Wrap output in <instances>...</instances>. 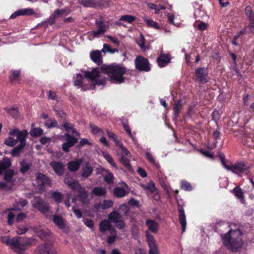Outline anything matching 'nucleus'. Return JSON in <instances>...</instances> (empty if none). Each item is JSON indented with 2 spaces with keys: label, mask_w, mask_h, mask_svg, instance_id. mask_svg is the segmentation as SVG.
I'll return each mask as SVG.
<instances>
[{
  "label": "nucleus",
  "mask_w": 254,
  "mask_h": 254,
  "mask_svg": "<svg viewBox=\"0 0 254 254\" xmlns=\"http://www.w3.org/2000/svg\"><path fill=\"white\" fill-rule=\"evenodd\" d=\"M127 72L126 68L119 65L103 66L101 69L94 68L91 71H82L73 77L74 84L84 90L94 89L96 85H104L106 78L102 73L108 75L111 82L121 84L125 82L124 76Z\"/></svg>",
  "instance_id": "obj_1"
},
{
  "label": "nucleus",
  "mask_w": 254,
  "mask_h": 254,
  "mask_svg": "<svg viewBox=\"0 0 254 254\" xmlns=\"http://www.w3.org/2000/svg\"><path fill=\"white\" fill-rule=\"evenodd\" d=\"M242 232L239 230H230L222 236L223 244L233 252L241 251L243 245Z\"/></svg>",
  "instance_id": "obj_2"
},
{
  "label": "nucleus",
  "mask_w": 254,
  "mask_h": 254,
  "mask_svg": "<svg viewBox=\"0 0 254 254\" xmlns=\"http://www.w3.org/2000/svg\"><path fill=\"white\" fill-rule=\"evenodd\" d=\"M221 161L223 167L234 173L248 175L250 173V166L248 164L242 162H237L234 165L227 164L223 155H220Z\"/></svg>",
  "instance_id": "obj_3"
},
{
  "label": "nucleus",
  "mask_w": 254,
  "mask_h": 254,
  "mask_svg": "<svg viewBox=\"0 0 254 254\" xmlns=\"http://www.w3.org/2000/svg\"><path fill=\"white\" fill-rule=\"evenodd\" d=\"M27 201L25 199H20L18 201H16L13 204V207L8 209L6 211L7 213V223L9 225L13 224L15 218V214L12 212L13 210L20 211L27 204Z\"/></svg>",
  "instance_id": "obj_4"
},
{
  "label": "nucleus",
  "mask_w": 254,
  "mask_h": 254,
  "mask_svg": "<svg viewBox=\"0 0 254 254\" xmlns=\"http://www.w3.org/2000/svg\"><path fill=\"white\" fill-rule=\"evenodd\" d=\"M95 24L98 29L88 33L90 40H91L95 37H99L101 35L106 32L109 29V25L102 19L96 20Z\"/></svg>",
  "instance_id": "obj_5"
},
{
  "label": "nucleus",
  "mask_w": 254,
  "mask_h": 254,
  "mask_svg": "<svg viewBox=\"0 0 254 254\" xmlns=\"http://www.w3.org/2000/svg\"><path fill=\"white\" fill-rule=\"evenodd\" d=\"M32 203L33 207L38 209L46 217L50 218L52 217V212L49 209L48 204L45 202L42 199L39 197H35Z\"/></svg>",
  "instance_id": "obj_6"
},
{
  "label": "nucleus",
  "mask_w": 254,
  "mask_h": 254,
  "mask_svg": "<svg viewBox=\"0 0 254 254\" xmlns=\"http://www.w3.org/2000/svg\"><path fill=\"white\" fill-rule=\"evenodd\" d=\"M36 185L40 190H44L46 187H51V180L41 173H36L35 175Z\"/></svg>",
  "instance_id": "obj_7"
},
{
  "label": "nucleus",
  "mask_w": 254,
  "mask_h": 254,
  "mask_svg": "<svg viewBox=\"0 0 254 254\" xmlns=\"http://www.w3.org/2000/svg\"><path fill=\"white\" fill-rule=\"evenodd\" d=\"M120 150H118V154L120 157V160L121 163L127 169H130L131 166L130 164L129 160L126 157V156H127L129 154V151L123 145V143L121 145L119 146Z\"/></svg>",
  "instance_id": "obj_8"
},
{
  "label": "nucleus",
  "mask_w": 254,
  "mask_h": 254,
  "mask_svg": "<svg viewBox=\"0 0 254 254\" xmlns=\"http://www.w3.org/2000/svg\"><path fill=\"white\" fill-rule=\"evenodd\" d=\"M35 243V240L33 238H25L21 239L17 237V251L16 253L20 254L22 253L26 249V246L34 245Z\"/></svg>",
  "instance_id": "obj_9"
},
{
  "label": "nucleus",
  "mask_w": 254,
  "mask_h": 254,
  "mask_svg": "<svg viewBox=\"0 0 254 254\" xmlns=\"http://www.w3.org/2000/svg\"><path fill=\"white\" fill-rule=\"evenodd\" d=\"M135 66L139 70L149 71L150 69V65L147 59L138 56L135 60Z\"/></svg>",
  "instance_id": "obj_10"
},
{
  "label": "nucleus",
  "mask_w": 254,
  "mask_h": 254,
  "mask_svg": "<svg viewBox=\"0 0 254 254\" xmlns=\"http://www.w3.org/2000/svg\"><path fill=\"white\" fill-rule=\"evenodd\" d=\"M70 10L67 8L57 9L54 11L51 17L48 19L46 22L48 24H53L57 18L63 16L69 13Z\"/></svg>",
  "instance_id": "obj_11"
},
{
  "label": "nucleus",
  "mask_w": 254,
  "mask_h": 254,
  "mask_svg": "<svg viewBox=\"0 0 254 254\" xmlns=\"http://www.w3.org/2000/svg\"><path fill=\"white\" fill-rule=\"evenodd\" d=\"M111 222L116 224L119 229H123L125 227V223L121 214L117 211H113L109 216Z\"/></svg>",
  "instance_id": "obj_12"
},
{
  "label": "nucleus",
  "mask_w": 254,
  "mask_h": 254,
  "mask_svg": "<svg viewBox=\"0 0 254 254\" xmlns=\"http://www.w3.org/2000/svg\"><path fill=\"white\" fill-rule=\"evenodd\" d=\"M0 240L2 243L8 246L14 252H16V251H17V237L10 239L9 236H4L1 237Z\"/></svg>",
  "instance_id": "obj_13"
},
{
  "label": "nucleus",
  "mask_w": 254,
  "mask_h": 254,
  "mask_svg": "<svg viewBox=\"0 0 254 254\" xmlns=\"http://www.w3.org/2000/svg\"><path fill=\"white\" fill-rule=\"evenodd\" d=\"M148 245L149 248V254H159V250L153 237L148 232L146 233Z\"/></svg>",
  "instance_id": "obj_14"
},
{
  "label": "nucleus",
  "mask_w": 254,
  "mask_h": 254,
  "mask_svg": "<svg viewBox=\"0 0 254 254\" xmlns=\"http://www.w3.org/2000/svg\"><path fill=\"white\" fill-rule=\"evenodd\" d=\"M64 136L66 137V142L63 144L62 149L64 151L67 152L69 151V149L76 143L77 140L74 137L71 136L68 133H66Z\"/></svg>",
  "instance_id": "obj_15"
},
{
  "label": "nucleus",
  "mask_w": 254,
  "mask_h": 254,
  "mask_svg": "<svg viewBox=\"0 0 254 254\" xmlns=\"http://www.w3.org/2000/svg\"><path fill=\"white\" fill-rule=\"evenodd\" d=\"M37 254H58L57 251L51 245L44 244L41 245L37 249Z\"/></svg>",
  "instance_id": "obj_16"
},
{
  "label": "nucleus",
  "mask_w": 254,
  "mask_h": 254,
  "mask_svg": "<svg viewBox=\"0 0 254 254\" xmlns=\"http://www.w3.org/2000/svg\"><path fill=\"white\" fill-rule=\"evenodd\" d=\"M179 209V220L182 226V232L184 233L186 230L187 222L186 217L184 210L181 205L178 206Z\"/></svg>",
  "instance_id": "obj_17"
},
{
  "label": "nucleus",
  "mask_w": 254,
  "mask_h": 254,
  "mask_svg": "<svg viewBox=\"0 0 254 254\" xmlns=\"http://www.w3.org/2000/svg\"><path fill=\"white\" fill-rule=\"evenodd\" d=\"M75 191L78 193L80 200L83 203L86 204L88 202L87 191L84 188L82 187L80 185H79L78 187H77Z\"/></svg>",
  "instance_id": "obj_18"
},
{
  "label": "nucleus",
  "mask_w": 254,
  "mask_h": 254,
  "mask_svg": "<svg viewBox=\"0 0 254 254\" xmlns=\"http://www.w3.org/2000/svg\"><path fill=\"white\" fill-rule=\"evenodd\" d=\"M128 186L123 184L121 187H117L114 190V194L117 197H123L127 193Z\"/></svg>",
  "instance_id": "obj_19"
},
{
  "label": "nucleus",
  "mask_w": 254,
  "mask_h": 254,
  "mask_svg": "<svg viewBox=\"0 0 254 254\" xmlns=\"http://www.w3.org/2000/svg\"><path fill=\"white\" fill-rule=\"evenodd\" d=\"M50 165L57 175L60 176L63 174L64 167L62 163L56 161H52L50 163Z\"/></svg>",
  "instance_id": "obj_20"
},
{
  "label": "nucleus",
  "mask_w": 254,
  "mask_h": 254,
  "mask_svg": "<svg viewBox=\"0 0 254 254\" xmlns=\"http://www.w3.org/2000/svg\"><path fill=\"white\" fill-rule=\"evenodd\" d=\"M64 183L67 185L73 190H75L80 184L77 181L74 180L71 177L66 175L64 179Z\"/></svg>",
  "instance_id": "obj_21"
},
{
  "label": "nucleus",
  "mask_w": 254,
  "mask_h": 254,
  "mask_svg": "<svg viewBox=\"0 0 254 254\" xmlns=\"http://www.w3.org/2000/svg\"><path fill=\"white\" fill-rule=\"evenodd\" d=\"M171 61L169 55L161 54L158 58L157 62L159 66L161 67L165 66Z\"/></svg>",
  "instance_id": "obj_22"
},
{
  "label": "nucleus",
  "mask_w": 254,
  "mask_h": 254,
  "mask_svg": "<svg viewBox=\"0 0 254 254\" xmlns=\"http://www.w3.org/2000/svg\"><path fill=\"white\" fill-rule=\"evenodd\" d=\"M232 192L242 203H244L245 198L244 192L239 186L235 187L232 190Z\"/></svg>",
  "instance_id": "obj_23"
},
{
  "label": "nucleus",
  "mask_w": 254,
  "mask_h": 254,
  "mask_svg": "<svg viewBox=\"0 0 254 254\" xmlns=\"http://www.w3.org/2000/svg\"><path fill=\"white\" fill-rule=\"evenodd\" d=\"M53 221L59 228L63 229L65 227V220L62 217L56 215H53Z\"/></svg>",
  "instance_id": "obj_24"
},
{
  "label": "nucleus",
  "mask_w": 254,
  "mask_h": 254,
  "mask_svg": "<svg viewBox=\"0 0 254 254\" xmlns=\"http://www.w3.org/2000/svg\"><path fill=\"white\" fill-rule=\"evenodd\" d=\"M91 60L95 63L99 64L102 63V56L100 51L98 50L93 51L90 55Z\"/></svg>",
  "instance_id": "obj_25"
},
{
  "label": "nucleus",
  "mask_w": 254,
  "mask_h": 254,
  "mask_svg": "<svg viewBox=\"0 0 254 254\" xmlns=\"http://www.w3.org/2000/svg\"><path fill=\"white\" fill-rule=\"evenodd\" d=\"M81 176L83 177L87 178L92 173L93 168L89 163H86L83 166Z\"/></svg>",
  "instance_id": "obj_26"
},
{
  "label": "nucleus",
  "mask_w": 254,
  "mask_h": 254,
  "mask_svg": "<svg viewBox=\"0 0 254 254\" xmlns=\"http://www.w3.org/2000/svg\"><path fill=\"white\" fill-rule=\"evenodd\" d=\"M146 225L149 230L152 233H156L158 231V224L154 220H147L146 221Z\"/></svg>",
  "instance_id": "obj_27"
},
{
  "label": "nucleus",
  "mask_w": 254,
  "mask_h": 254,
  "mask_svg": "<svg viewBox=\"0 0 254 254\" xmlns=\"http://www.w3.org/2000/svg\"><path fill=\"white\" fill-rule=\"evenodd\" d=\"M11 165L10 160L6 157H4L1 161H0V175L9 168Z\"/></svg>",
  "instance_id": "obj_28"
},
{
  "label": "nucleus",
  "mask_w": 254,
  "mask_h": 254,
  "mask_svg": "<svg viewBox=\"0 0 254 254\" xmlns=\"http://www.w3.org/2000/svg\"><path fill=\"white\" fill-rule=\"evenodd\" d=\"M142 19L148 27L154 28L156 30L160 29V26L156 21H154L150 18L146 17L145 16H143Z\"/></svg>",
  "instance_id": "obj_29"
},
{
  "label": "nucleus",
  "mask_w": 254,
  "mask_h": 254,
  "mask_svg": "<svg viewBox=\"0 0 254 254\" xmlns=\"http://www.w3.org/2000/svg\"><path fill=\"white\" fill-rule=\"evenodd\" d=\"M149 149H147L145 154V156L146 157V159L147 160V161L154 165L155 167L157 168H159L160 166L158 162H157L153 157V155L151 154V153L149 151Z\"/></svg>",
  "instance_id": "obj_30"
},
{
  "label": "nucleus",
  "mask_w": 254,
  "mask_h": 254,
  "mask_svg": "<svg viewBox=\"0 0 254 254\" xmlns=\"http://www.w3.org/2000/svg\"><path fill=\"white\" fill-rule=\"evenodd\" d=\"M113 202L111 200H105L96 205L97 209H106L113 206Z\"/></svg>",
  "instance_id": "obj_31"
},
{
  "label": "nucleus",
  "mask_w": 254,
  "mask_h": 254,
  "mask_svg": "<svg viewBox=\"0 0 254 254\" xmlns=\"http://www.w3.org/2000/svg\"><path fill=\"white\" fill-rule=\"evenodd\" d=\"M27 135V132L26 130H22L20 131L17 134V135L16 136L17 139H16L17 140V142L18 141L20 142V144L19 145L24 146L25 144V139Z\"/></svg>",
  "instance_id": "obj_32"
},
{
  "label": "nucleus",
  "mask_w": 254,
  "mask_h": 254,
  "mask_svg": "<svg viewBox=\"0 0 254 254\" xmlns=\"http://www.w3.org/2000/svg\"><path fill=\"white\" fill-rule=\"evenodd\" d=\"M254 31V20H250L249 24L240 32V34H251Z\"/></svg>",
  "instance_id": "obj_33"
},
{
  "label": "nucleus",
  "mask_w": 254,
  "mask_h": 254,
  "mask_svg": "<svg viewBox=\"0 0 254 254\" xmlns=\"http://www.w3.org/2000/svg\"><path fill=\"white\" fill-rule=\"evenodd\" d=\"M123 126H124V129L125 130L126 132L127 133L129 137L132 139L133 142L135 144H136L137 143V140L135 136V132L132 133L131 132V129L127 124L124 123H123Z\"/></svg>",
  "instance_id": "obj_34"
},
{
  "label": "nucleus",
  "mask_w": 254,
  "mask_h": 254,
  "mask_svg": "<svg viewBox=\"0 0 254 254\" xmlns=\"http://www.w3.org/2000/svg\"><path fill=\"white\" fill-rule=\"evenodd\" d=\"M92 193L96 196H101L106 194V190L104 187H96L93 189Z\"/></svg>",
  "instance_id": "obj_35"
},
{
  "label": "nucleus",
  "mask_w": 254,
  "mask_h": 254,
  "mask_svg": "<svg viewBox=\"0 0 254 254\" xmlns=\"http://www.w3.org/2000/svg\"><path fill=\"white\" fill-rule=\"evenodd\" d=\"M34 231L37 233V235L42 239H44L45 237L49 235L50 231L48 229H43L40 228H35L34 229Z\"/></svg>",
  "instance_id": "obj_36"
},
{
  "label": "nucleus",
  "mask_w": 254,
  "mask_h": 254,
  "mask_svg": "<svg viewBox=\"0 0 254 254\" xmlns=\"http://www.w3.org/2000/svg\"><path fill=\"white\" fill-rule=\"evenodd\" d=\"M106 132L108 137L113 140L117 146L119 147L120 145H121L122 142L120 139H118L117 135L115 133L110 131L109 129H107Z\"/></svg>",
  "instance_id": "obj_37"
},
{
  "label": "nucleus",
  "mask_w": 254,
  "mask_h": 254,
  "mask_svg": "<svg viewBox=\"0 0 254 254\" xmlns=\"http://www.w3.org/2000/svg\"><path fill=\"white\" fill-rule=\"evenodd\" d=\"M112 228L111 226L110 223L108 220H104L102 221L100 224V231L101 232H105L108 230L110 231Z\"/></svg>",
  "instance_id": "obj_38"
},
{
  "label": "nucleus",
  "mask_w": 254,
  "mask_h": 254,
  "mask_svg": "<svg viewBox=\"0 0 254 254\" xmlns=\"http://www.w3.org/2000/svg\"><path fill=\"white\" fill-rule=\"evenodd\" d=\"M81 161L77 160L71 161L68 164V168L71 171H75L77 170L80 166Z\"/></svg>",
  "instance_id": "obj_39"
},
{
  "label": "nucleus",
  "mask_w": 254,
  "mask_h": 254,
  "mask_svg": "<svg viewBox=\"0 0 254 254\" xmlns=\"http://www.w3.org/2000/svg\"><path fill=\"white\" fill-rule=\"evenodd\" d=\"M141 187L148 193H152L156 190L155 184L152 181L150 182L146 185H142Z\"/></svg>",
  "instance_id": "obj_40"
},
{
  "label": "nucleus",
  "mask_w": 254,
  "mask_h": 254,
  "mask_svg": "<svg viewBox=\"0 0 254 254\" xmlns=\"http://www.w3.org/2000/svg\"><path fill=\"white\" fill-rule=\"evenodd\" d=\"M20 171L22 174H25L30 169L31 166V164L29 162H27L25 160H22L20 162Z\"/></svg>",
  "instance_id": "obj_41"
},
{
  "label": "nucleus",
  "mask_w": 254,
  "mask_h": 254,
  "mask_svg": "<svg viewBox=\"0 0 254 254\" xmlns=\"http://www.w3.org/2000/svg\"><path fill=\"white\" fill-rule=\"evenodd\" d=\"M64 127L68 132L71 131L73 136H78L79 135V133L73 128L72 124L65 123L64 124Z\"/></svg>",
  "instance_id": "obj_42"
},
{
  "label": "nucleus",
  "mask_w": 254,
  "mask_h": 254,
  "mask_svg": "<svg viewBox=\"0 0 254 254\" xmlns=\"http://www.w3.org/2000/svg\"><path fill=\"white\" fill-rule=\"evenodd\" d=\"M182 108V104L180 100L177 101L174 107V118L177 119L180 112L181 111Z\"/></svg>",
  "instance_id": "obj_43"
},
{
  "label": "nucleus",
  "mask_w": 254,
  "mask_h": 254,
  "mask_svg": "<svg viewBox=\"0 0 254 254\" xmlns=\"http://www.w3.org/2000/svg\"><path fill=\"white\" fill-rule=\"evenodd\" d=\"M196 75L197 78L200 81H205V74L204 73V68L202 67L198 68L196 70Z\"/></svg>",
  "instance_id": "obj_44"
},
{
  "label": "nucleus",
  "mask_w": 254,
  "mask_h": 254,
  "mask_svg": "<svg viewBox=\"0 0 254 254\" xmlns=\"http://www.w3.org/2000/svg\"><path fill=\"white\" fill-rule=\"evenodd\" d=\"M51 193L52 198L54 199L57 203H59L62 202L63 195L61 192L59 191H52Z\"/></svg>",
  "instance_id": "obj_45"
},
{
  "label": "nucleus",
  "mask_w": 254,
  "mask_h": 254,
  "mask_svg": "<svg viewBox=\"0 0 254 254\" xmlns=\"http://www.w3.org/2000/svg\"><path fill=\"white\" fill-rule=\"evenodd\" d=\"M245 14L248 18L249 20H254V13L252 11V8L250 6H247L245 8Z\"/></svg>",
  "instance_id": "obj_46"
},
{
  "label": "nucleus",
  "mask_w": 254,
  "mask_h": 254,
  "mask_svg": "<svg viewBox=\"0 0 254 254\" xmlns=\"http://www.w3.org/2000/svg\"><path fill=\"white\" fill-rule=\"evenodd\" d=\"M135 17L131 15H125L121 16L119 20L131 23L135 20Z\"/></svg>",
  "instance_id": "obj_47"
},
{
  "label": "nucleus",
  "mask_w": 254,
  "mask_h": 254,
  "mask_svg": "<svg viewBox=\"0 0 254 254\" xmlns=\"http://www.w3.org/2000/svg\"><path fill=\"white\" fill-rule=\"evenodd\" d=\"M20 70H14L11 71V74L10 76V79L12 82H16L17 81L20 77Z\"/></svg>",
  "instance_id": "obj_48"
},
{
  "label": "nucleus",
  "mask_w": 254,
  "mask_h": 254,
  "mask_svg": "<svg viewBox=\"0 0 254 254\" xmlns=\"http://www.w3.org/2000/svg\"><path fill=\"white\" fill-rule=\"evenodd\" d=\"M90 127L91 129V131L93 133L95 134H99L100 135H102L103 134V130L98 127L92 124L90 125Z\"/></svg>",
  "instance_id": "obj_49"
},
{
  "label": "nucleus",
  "mask_w": 254,
  "mask_h": 254,
  "mask_svg": "<svg viewBox=\"0 0 254 254\" xmlns=\"http://www.w3.org/2000/svg\"><path fill=\"white\" fill-rule=\"evenodd\" d=\"M45 125L48 128L54 127H57L58 126L57 121L54 119H50L48 120L45 122Z\"/></svg>",
  "instance_id": "obj_50"
},
{
  "label": "nucleus",
  "mask_w": 254,
  "mask_h": 254,
  "mask_svg": "<svg viewBox=\"0 0 254 254\" xmlns=\"http://www.w3.org/2000/svg\"><path fill=\"white\" fill-rule=\"evenodd\" d=\"M103 155L107 161L114 167H116V165L112 156L108 153L104 152Z\"/></svg>",
  "instance_id": "obj_51"
},
{
  "label": "nucleus",
  "mask_w": 254,
  "mask_h": 254,
  "mask_svg": "<svg viewBox=\"0 0 254 254\" xmlns=\"http://www.w3.org/2000/svg\"><path fill=\"white\" fill-rule=\"evenodd\" d=\"M18 12L20 15H29L34 13V11L32 8H24L18 10Z\"/></svg>",
  "instance_id": "obj_52"
},
{
  "label": "nucleus",
  "mask_w": 254,
  "mask_h": 254,
  "mask_svg": "<svg viewBox=\"0 0 254 254\" xmlns=\"http://www.w3.org/2000/svg\"><path fill=\"white\" fill-rule=\"evenodd\" d=\"M79 2L85 7H93L95 5L94 0H79Z\"/></svg>",
  "instance_id": "obj_53"
},
{
  "label": "nucleus",
  "mask_w": 254,
  "mask_h": 254,
  "mask_svg": "<svg viewBox=\"0 0 254 254\" xmlns=\"http://www.w3.org/2000/svg\"><path fill=\"white\" fill-rule=\"evenodd\" d=\"M14 172L12 170H7L4 174V180L7 182H10L12 181Z\"/></svg>",
  "instance_id": "obj_54"
},
{
  "label": "nucleus",
  "mask_w": 254,
  "mask_h": 254,
  "mask_svg": "<svg viewBox=\"0 0 254 254\" xmlns=\"http://www.w3.org/2000/svg\"><path fill=\"white\" fill-rule=\"evenodd\" d=\"M181 188L186 191L192 190V187L190 184L186 181H182L181 182Z\"/></svg>",
  "instance_id": "obj_55"
},
{
  "label": "nucleus",
  "mask_w": 254,
  "mask_h": 254,
  "mask_svg": "<svg viewBox=\"0 0 254 254\" xmlns=\"http://www.w3.org/2000/svg\"><path fill=\"white\" fill-rule=\"evenodd\" d=\"M43 133V130L41 128H34L30 131V134L34 137L39 136Z\"/></svg>",
  "instance_id": "obj_56"
},
{
  "label": "nucleus",
  "mask_w": 254,
  "mask_h": 254,
  "mask_svg": "<svg viewBox=\"0 0 254 254\" xmlns=\"http://www.w3.org/2000/svg\"><path fill=\"white\" fill-rule=\"evenodd\" d=\"M107 174L104 176V180L108 183H113L114 181L113 174L109 171H107Z\"/></svg>",
  "instance_id": "obj_57"
},
{
  "label": "nucleus",
  "mask_w": 254,
  "mask_h": 254,
  "mask_svg": "<svg viewBox=\"0 0 254 254\" xmlns=\"http://www.w3.org/2000/svg\"><path fill=\"white\" fill-rule=\"evenodd\" d=\"M140 38L136 41L137 44L139 46L140 48L142 50L145 49V46L144 45L145 38L143 37L142 34H140Z\"/></svg>",
  "instance_id": "obj_58"
},
{
  "label": "nucleus",
  "mask_w": 254,
  "mask_h": 254,
  "mask_svg": "<svg viewBox=\"0 0 254 254\" xmlns=\"http://www.w3.org/2000/svg\"><path fill=\"white\" fill-rule=\"evenodd\" d=\"M4 143L8 146H13L16 144L17 140L11 137H9L5 140Z\"/></svg>",
  "instance_id": "obj_59"
},
{
  "label": "nucleus",
  "mask_w": 254,
  "mask_h": 254,
  "mask_svg": "<svg viewBox=\"0 0 254 254\" xmlns=\"http://www.w3.org/2000/svg\"><path fill=\"white\" fill-rule=\"evenodd\" d=\"M27 231V228L25 226L19 225L17 228L16 233L18 235L25 234Z\"/></svg>",
  "instance_id": "obj_60"
},
{
  "label": "nucleus",
  "mask_w": 254,
  "mask_h": 254,
  "mask_svg": "<svg viewBox=\"0 0 254 254\" xmlns=\"http://www.w3.org/2000/svg\"><path fill=\"white\" fill-rule=\"evenodd\" d=\"M23 147V146H21L20 145H17L15 147H14L11 152V154L13 156H18L19 154V152L20 150Z\"/></svg>",
  "instance_id": "obj_61"
},
{
  "label": "nucleus",
  "mask_w": 254,
  "mask_h": 254,
  "mask_svg": "<svg viewBox=\"0 0 254 254\" xmlns=\"http://www.w3.org/2000/svg\"><path fill=\"white\" fill-rule=\"evenodd\" d=\"M195 27H197L198 29L200 30H204L206 29L207 27V24L204 22L196 23L194 24Z\"/></svg>",
  "instance_id": "obj_62"
},
{
  "label": "nucleus",
  "mask_w": 254,
  "mask_h": 254,
  "mask_svg": "<svg viewBox=\"0 0 254 254\" xmlns=\"http://www.w3.org/2000/svg\"><path fill=\"white\" fill-rule=\"evenodd\" d=\"M120 211L121 213L126 215L128 211V208L126 204H122L120 207Z\"/></svg>",
  "instance_id": "obj_63"
},
{
  "label": "nucleus",
  "mask_w": 254,
  "mask_h": 254,
  "mask_svg": "<svg viewBox=\"0 0 254 254\" xmlns=\"http://www.w3.org/2000/svg\"><path fill=\"white\" fill-rule=\"evenodd\" d=\"M26 217V215L24 213H19L16 217V221L17 222H20L22 221Z\"/></svg>",
  "instance_id": "obj_64"
}]
</instances>
